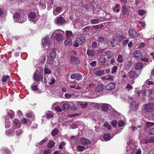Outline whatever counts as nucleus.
Listing matches in <instances>:
<instances>
[{
	"label": "nucleus",
	"mask_w": 154,
	"mask_h": 154,
	"mask_svg": "<svg viewBox=\"0 0 154 154\" xmlns=\"http://www.w3.org/2000/svg\"><path fill=\"white\" fill-rule=\"evenodd\" d=\"M97 61H92L90 63V65L93 67H95L97 65Z\"/></svg>",
	"instance_id": "09e8293b"
},
{
	"label": "nucleus",
	"mask_w": 154,
	"mask_h": 154,
	"mask_svg": "<svg viewBox=\"0 0 154 154\" xmlns=\"http://www.w3.org/2000/svg\"><path fill=\"white\" fill-rule=\"evenodd\" d=\"M106 54L107 55V58L108 59L110 58L112 56V54L110 51H106Z\"/></svg>",
	"instance_id": "bf43d9fd"
},
{
	"label": "nucleus",
	"mask_w": 154,
	"mask_h": 154,
	"mask_svg": "<svg viewBox=\"0 0 154 154\" xmlns=\"http://www.w3.org/2000/svg\"><path fill=\"white\" fill-rule=\"evenodd\" d=\"M146 13V11L144 10H139L138 11V14L140 15H143Z\"/></svg>",
	"instance_id": "e2e57ef3"
},
{
	"label": "nucleus",
	"mask_w": 154,
	"mask_h": 154,
	"mask_svg": "<svg viewBox=\"0 0 154 154\" xmlns=\"http://www.w3.org/2000/svg\"><path fill=\"white\" fill-rule=\"evenodd\" d=\"M124 122L123 121H119L118 122V125L120 127H122L124 125Z\"/></svg>",
	"instance_id": "774afa93"
},
{
	"label": "nucleus",
	"mask_w": 154,
	"mask_h": 154,
	"mask_svg": "<svg viewBox=\"0 0 154 154\" xmlns=\"http://www.w3.org/2000/svg\"><path fill=\"white\" fill-rule=\"evenodd\" d=\"M86 41V38L84 36L77 38L73 43V45L75 47H78L79 45H82Z\"/></svg>",
	"instance_id": "7ed1b4c3"
},
{
	"label": "nucleus",
	"mask_w": 154,
	"mask_h": 154,
	"mask_svg": "<svg viewBox=\"0 0 154 154\" xmlns=\"http://www.w3.org/2000/svg\"><path fill=\"white\" fill-rule=\"evenodd\" d=\"M56 20V23L58 25H62L66 22L64 18L62 17L58 16L55 19Z\"/></svg>",
	"instance_id": "ddd939ff"
},
{
	"label": "nucleus",
	"mask_w": 154,
	"mask_h": 154,
	"mask_svg": "<svg viewBox=\"0 0 154 154\" xmlns=\"http://www.w3.org/2000/svg\"><path fill=\"white\" fill-rule=\"evenodd\" d=\"M128 32L129 35L131 37H137L139 35L138 33L134 29H130L128 30Z\"/></svg>",
	"instance_id": "9b49d317"
},
{
	"label": "nucleus",
	"mask_w": 154,
	"mask_h": 154,
	"mask_svg": "<svg viewBox=\"0 0 154 154\" xmlns=\"http://www.w3.org/2000/svg\"><path fill=\"white\" fill-rule=\"evenodd\" d=\"M70 141L72 143H76L78 142V139L77 137L72 136L70 139Z\"/></svg>",
	"instance_id": "72a5a7b5"
},
{
	"label": "nucleus",
	"mask_w": 154,
	"mask_h": 154,
	"mask_svg": "<svg viewBox=\"0 0 154 154\" xmlns=\"http://www.w3.org/2000/svg\"><path fill=\"white\" fill-rule=\"evenodd\" d=\"M77 149L78 151L81 152L85 150V149L83 146H79L77 147Z\"/></svg>",
	"instance_id": "c03bdc74"
},
{
	"label": "nucleus",
	"mask_w": 154,
	"mask_h": 154,
	"mask_svg": "<svg viewBox=\"0 0 154 154\" xmlns=\"http://www.w3.org/2000/svg\"><path fill=\"white\" fill-rule=\"evenodd\" d=\"M129 6H127L125 5H122L121 12L122 14V18H126L128 17L129 15Z\"/></svg>",
	"instance_id": "39448f33"
},
{
	"label": "nucleus",
	"mask_w": 154,
	"mask_h": 154,
	"mask_svg": "<svg viewBox=\"0 0 154 154\" xmlns=\"http://www.w3.org/2000/svg\"><path fill=\"white\" fill-rule=\"evenodd\" d=\"M80 141L83 145H88L91 143L89 140L84 138H81Z\"/></svg>",
	"instance_id": "aec40b11"
},
{
	"label": "nucleus",
	"mask_w": 154,
	"mask_h": 154,
	"mask_svg": "<svg viewBox=\"0 0 154 154\" xmlns=\"http://www.w3.org/2000/svg\"><path fill=\"white\" fill-rule=\"evenodd\" d=\"M99 20L97 19H93L91 20L90 21L91 23L97 24L99 22Z\"/></svg>",
	"instance_id": "a19ab883"
},
{
	"label": "nucleus",
	"mask_w": 154,
	"mask_h": 154,
	"mask_svg": "<svg viewBox=\"0 0 154 154\" xmlns=\"http://www.w3.org/2000/svg\"><path fill=\"white\" fill-rule=\"evenodd\" d=\"M145 110L148 112H152L154 110V103H149L146 104L144 107Z\"/></svg>",
	"instance_id": "6e6552de"
},
{
	"label": "nucleus",
	"mask_w": 154,
	"mask_h": 154,
	"mask_svg": "<svg viewBox=\"0 0 154 154\" xmlns=\"http://www.w3.org/2000/svg\"><path fill=\"white\" fill-rule=\"evenodd\" d=\"M6 112L10 118H13L14 117L15 113L12 110L8 109L6 110Z\"/></svg>",
	"instance_id": "412c9836"
},
{
	"label": "nucleus",
	"mask_w": 154,
	"mask_h": 154,
	"mask_svg": "<svg viewBox=\"0 0 154 154\" xmlns=\"http://www.w3.org/2000/svg\"><path fill=\"white\" fill-rule=\"evenodd\" d=\"M33 78L34 80L36 82L40 81L42 79L41 77L40 76V75L36 72L34 73Z\"/></svg>",
	"instance_id": "a211bd4d"
},
{
	"label": "nucleus",
	"mask_w": 154,
	"mask_h": 154,
	"mask_svg": "<svg viewBox=\"0 0 154 154\" xmlns=\"http://www.w3.org/2000/svg\"><path fill=\"white\" fill-rule=\"evenodd\" d=\"M21 126V123L19 119H14L13 122L12 127L13 129L20 128Z\"/></svg>",
	"instance_id": "9d476101"
},
{
	"label": "nucleus",
	"mask_w": 154,
	"mask_h": 154,
	"mask_svg": "<svg viewBox=\"0 0 154 154\" xmlns=\"http://www.w3.org/2000/svg\"><path fill=\"white\" fill-rule=\"evenodd\" d=\"M23 132V131L20 129H18L16 131V135L17 136H19Z\"/></svg>",
	"instance_id": "603ef678"
},
{
	"label": "nucleus",
	"mask_w": 154,
	"mask_h": 154,
	"mask_svg": "<svg viewBox=\"0 0 154 154\" xmlns=\"http://www.w3.org/2000/svg\"><path fill=\"white\" fill-rule=\"evenodd\" d=\"M114 80L113 76L111 75H109L107 76V78H106V80L108 82V81H113Z\"/></svg>",
	"instance_id": "ea45409f"
},
{
	"label": "nucleus",
	"mask_w": 154,
	"mask_h": 154,
	"mask_svg": "<svg viewBox=\"0 0 154 154\" xmlns=\"http://www.w3.org/2000/svg\"><path fill=\"white\" fill-rule=\"evenodd\" d=\"M66 144L65 142H62L60 143V144L59 145V148L60 149H62L63 147Z\"/></svg>",
	"instance_id": "de8ad7c7"
},
{
	"label": "nucleus",
	"mask_w": 154,
	"mask_h": 154,
	"mask_svg": "<svg viewBox=\"0 0 154 154\" xmlns=\"http://www.w3.org/2000/svg\"><path fill=\"white\" fill-rule=\"evenodd\" d=\"M129 73V77L131 79H135L138 77V75L135 71H130Z\"/></svg>",
	"instance_id": "2eb2a0df"
},
{
	"label": "nucleus",
	"mask_w": 154,
	"mask_h": 154,
	"mask_svg": "<svg viewBox=\"0 0 154 154\" xmlns=\"http://www.w3.org/2000/svg\"><path fill=\"white\" fill-rule=\"evenodd\" d=\"M62 108L64 110H68L69 109V106L68 103H66L62 105Z\"/></svg>",
	"instance_id": "58836bf2"
},
{
	"label": "nucleus",
	"mask_w": 154,
	"mask_h": 154,
	"mask_svg": "<svg viewBox=\"0 0 154 154\" xmlns=\"http://www.w3.org/2000/svg\"><path fill=\"white\" fill-rule=\"evenodd\" d=\"M27 20V17L26 16L22 14L18 20V22L20 23H23L25 22Z\"/></svg>",
	"instance_id": "6ab92c4d"
},
{
	"label": "nucleus",
	"mask_w": 154,
	"mask_h": 154,
	"mask_svg": "<svg viewBox=\"0 0 154 154\" xmlns=\"http://www.w3.org/2000/svg\"><path fill=\"white\" fill-rule=\"evenodd\" d=\"M149 134L151 135L154 134V128L150 129L149 131Z\"/></svg>",
	"instance_id": "69168bd1"
},
{
	"label": "nucleus",
	"mask_w": 154,
	"mask_h": 154,
	"mask_svg": "<svg viewBox=\"0 0 154 154\" xmlns=\"http://www.w3.org/2000/svg\"><path fill=\"white\" fill-rule=\"evenodd\" d=\"M63 9L62 7L57 6L56 7L53 11V14L54 15L56 16L58 15L62 11Z\"/></svg>",
	"instance_id": "4468645a"
},
{
	"label": "nucleus",
	"mask_w": 154,
	"mask_h": 154,
	"mask_svg": "<svg viewBox=\"0 0 154 154\" xmlns=\"http://www.w3.org/2000/svg\"><path fill=\"white\" fill-rule=\"evenodd\" d=\"M5 133L6 135L9 136H14V130H11L8 129L6 131Z\"/></svg>",
	"instance_id": "5701e85b"
},
{
	"label": "nucleus",
	"mask_w": 154,
	"mask_h": 154,
	"mask_svg": "<svg viewBox=\"0 0 154 154\" xmlns=\"http://www.w3.org/2000/svg\"><path fill=\"white\" fill-rule=\"evenodd\" d=\"M143 66V63L142 62H139L137 63L135 66V69L138 70L142 69Z\"/></svg>",
	"instance_id": "4be33fe9"
},
{
	"label": "nucleus",
	"mask_w": 154,
	"mask_h": 154,
	"mask_svg": "<svg viewBox=\"0 0 154 154\" xmlns=\"http://www.w3.org/2000/svg\"><path fill=\"white\" fill-rule=\"evenodd\" d=\"M118 69V67L117 66H115L112 68V72L111 73L112 74L114 73L117 72Z\"/></svg>",
	"instance_id": "79ce46f5"
},
{
	"label": "nucleus",
	"mask_w": 154,
	"mask_h": 154,
	"mask_svg": "<svg viewBox=\"0 0 154 154\" xmlns=\"http://www.w3.org/2000/svg\"><path fill=\"white\" fill-rule=\"evenodd\" d=\"M36 16V13L33 12H30L28 15V17L31 19H34L35 17Z\"/></svg>",
	"instance_id": "bb28decb"
},
{
	"label": "nucleus",
	"mask_w": 154,
	"mask_h": 154,
	"mask_svg": "<svg viewBox=\"0 0 154 154\" xmlns=\"http://www.w3.org/2000/svg\"><path fill=\"white\" fill-rule=\"evenodd\" d=\"M132 66V63L130 61L126 62L125 63V66L127 69H130Z\"/></svg>",
	"instance_id": "cd10ccee"
},
{
	"label": "nucleus",
	"mask_w": 154,
	"mask_h": 154,
	"mask_svg": "<svg viewBox=\"0 0 154 154\" xmlns=\"http://www.w3.org/2000/svg\"><path fill=\"white\" fill-rule=\"evenodd\" d=\"M104 71L103 70H100L96 71L95 72V74L97 76H101L104 74Z\"/></svg>",
	"instance_id": "c9c22d12"
},
{
	"label": "nucleus",
	"mask_w": 154,
	"mask_h": 154,
	"mask_svg": "<svg viewBox=\"0 0 154 154\" xmlns=\"http://www.w3.org/2000/svg\"><path fill=\"white\" fill-rule=\"evenodd\" d=\"M55 143L53 140H51L48 144V146L49 148L52 147L55 145Z\"/></svg>",
	"instance_id": "4c0bfd02"
},
{
	"label": "nucleus",
	"mask_w": 154,
	"mask_h": 154,
	"mask_svg": "<svg viewBox=\"0 0 154 154\" xmlns=\"http://www.w3.org/2000/svg\"><path fill=\"white\" fill-rule=\"evenodd\" d=\"M116 40L119 42H121L123 39H124V36L123 35H121L115 37Z\"/></svg>",
	"instance_id": "473e14b6"
},
{
	"label": "nucleus",
	"mask_w": 154,
	"mask_h": 154,
	"mask_svg": "<svg viewBox=\"0 0 154 154\" xmlns=\"http://www.w3.org/2000/svg\"><path fill=\"white\" fill-rule=\"evenodd\" d=\"M59 132V131L58 129L57 128H54L52 131L51 134L52 136H55L58 134Z\"/></svg>",
	"instance_id": "f704fd0d"
},
{
	"label": "nucleus",
	"mask_w": 154,
	"mask_h": 154,
	"mask_svg": "<svg viewBox=\"0 0 154 154\" xmlns=\"http://www.w3.org/2000/svg\"><path fill=\"white\" fill-rule=\"evenodd\" d=\"M153 93V90L151 89L143 90L137 91V94L138 96H148Z\"/></svg>",
	"instance_id": "f03ea898"
},
{
	"label": "nucleus",
	"mask_w": 154,
	"mask_h": 154,
	"mask_svg": "<svg viewBox=\"0 0 154 154\" xmlns=\"http://www.w3.org/2000/svg\"><path fill=\"white\" fill-rule=\"evenodd\" d=\"M102 24H99L97 25H95L93 26V27L95 29H98L102 27Z\"/></svg>",
	"instance_id": "8fccbe9b"
},
{
	"label": "nucleus",
	"mask_w": 154,
	"mask_h": 154,
	"mask_svg": "<svg viewBox=\"0 0 154 154\" xmlns=\"http://www.w3.org/2000/svg\"><path fill=\"white\" fill-rule=\"evenodd\" d=\"M51 70L47 68H45L44 69V72L45 74H50L51 73Z\"/></svg>",
	"instance_id": "052dcab7"
},
{
	"label": "nucleus",
	"mask_w": 154,
	"mask_h": 154,
	"mask_svg": "<svg viewBox=\"0 0 154 154\" xmlns=\"http://www.w3.org/2000/svg\"><path fill=\"white\" fill-rule=\"evenodd\" d=\"M88 103H89V102L82 103H81V105L82 108H85L87 107L88 105Z\"/></svg>",
	"instance_id": "6e6d98bb"
},
{
	"label": "nucleus",
	"mask_w": 154,
	"mask_h": 154,
	"mask_svg": "<svg viewBox=\"0 0 154 154\" xmlns=\"http://www.w3.org/2000/svg\"><path fill=\"white\" fill-rule=\"evenodd\" d=\"M100 61L101 63H103L105 62V55H103L100 57Z\"/></svg>",
	"instance_id": "37998d69"
},
{
	"label": "nucleus",
	"mask_w": 154,
	"mask_h": 154,
	"mask_svg": "<svg viewBox=\"0 0 154 154\" xmlns=\"http://www.w3.org/2000/svg\"><path fill=\"white\" fill-rule=\"evenodd\" d=\"M120 6V5L119 4H117L116 5L115 7L113 8V11L116 13H118L119 12L120 10L119 8Z\"/></svg>",
	"instance_id": "2f4dec72"
},
{
	"label": "nucleus",
	"mask_w": 154,
	"mask_h": 154,
	"mask_svg": "<svg viewBox=\"0 0 154 154\" xmlns=\"http://www.w3.org/2000/svg\"><path fill=\"white\" fill-rule=\"evenodd\" d=\"M139 107V103L136 101H132L130 104L129 111L130 112L137 111Z\"/></svg>",
	"instance_id": "20e7f679"
},
{
	"label": "nucleus",
	"mask_w": 154,
	"mask_h": 154,
	"mask_svg": "<svg viewBox=\"0 0 154 154\" xmlns=\"http://www.w3.org/2000/svg\"><path fill=\"white\" fill-rule=\"evenodd\" d=\"M123 57L121 55H119L118 56V57L117 59V62L119 63H122L123 61Z\"/></svg>",
	"instance_id": "e433bc0d"
},
{
	"label": "nucleus",
	"mask_w": 154,
	"mask_h": 154,
	"mask_svg": "<svg viewBox=\"0 0 154 154\" xmlns=\"http://www.w3.org/2000/svg\"><path fill=\"white\" fill-rule=\"evenodd\" d=\"M52 152V151L50 149H48L44 151L43 154H50Z\"/></svg>",
	"instance_id": "680f3d73"
},
{
	"label": "nucleus",
	"mask_w": 154,
	"mask_h": 154,
	"mask_svg": "<svg viewBox=\"0 0 154 154\" xmlns=\"http://www.w3.org/2000/svg\"><path fill=\"white\" fill-rule=\"evenodd\" d=\"M75 79L77 80H79L82 77V75L80 74H76Z\"/></svg>",
	"instance_id": "49530a36"
},
{
	"label": "nucleus",
	"mask_w": 154,
	"mask_h": 154,
	"mask_svg": "<svg viewBox=\"0 0 154 154\" xmlns=\"http://www.w3.org/2000/svg\"><path fill=\"white\" fill-rule=\"evenodd\" d=\"M70 62L74 64H78L80 63V60L78 57L72 56L70 57Z\"/></svg>",
	"instance_id": "f8f14e48"
},
{
	"label": "nucleus",
	"mask_w": 154,
	"mask_h": 154,
	"mask_svg": "<svg viewBox=\"0 0 154 154\" xmlns=\"http://www.w3.org/2000/svg\"><path fill=\"white\" fill-rule=\"evenodd\" d=\"M9 78V77L8 75L5 76H3L2 79V82H6L7 81V79H8Z\"/></svg>",
	"instance_id": "13d9d810"
},
{
	"label": "nucleus",
	"mask_w": 154,
	"mask_h": 154,
	"mask_svg": "<svg viewBox=\"0 0 154 154\" xmlns=\"http://www.w3.org/2000/svg\"><path fill=\"white\" fill-rule=\"evenodd\" d=\"M5 127L6 128H9L11 125V123L10 122H6V120L5 121Z\"/></svg>",
	"instance_id": "864d4df0"
},
{
	"label": "nucleus",
	"mask_w": 154,
	"mask_h": 154,
	"mask_svg": "<svg viewBox=\"0 0 154 154\" xmlns=\"http://www.w3.org/2000/svg\"><path fill=\"white\" fill-rule=\"evenodd\" d=\"M147 126L149 127L152 125H154V122H147L146 124Z\"/></svg>",
	"instance_id": "0e129e2a"
},
{
	"label": "nucleus",
	"mask_w": 154,
	"mask_h": 154,
	"mask_svg": "<svg viewBox=\"0 0 154 154\" xmlns=\"http://www.w3.org/2000/svg\"><path fill=\"white\" fill-rule=\"evenodd\" d=\"M72 43V40L71 38H67L64 41V44L66 45H70Z\"/></svg>",
	"instance_id": "b1692460"
},
{
	"label": "nucleus",
	"mask_w": 154,
	"mask_h": 154,
	"mask_svg": "<svg viewBox=\"0 0 154 154\" xmlns=\"http://www.w3.org/2000/svg\"><path fill=\"white\" fill-rule=\"evenodd\" d=\"M117 124V122L116 120H114L111 122V124L114 127H116Z\"/></svg>",
	"instance_id": "5fc2aeb1"
},
{
	"label": "nucleus",
	"mask_w": 154,
	"mask_h": 154,
	"mask_svg": "<svg viewBox=\"0 0 154 154\" xmlns=\"http://www.w3.org/2000/svg\"><path fill=\"white\" fill-rule=\"evenodd\" d=\"M133 55L134 56L136 59L139 60L142 57L143 54L141 51L136 50L134 51Z\"/></svg>",
	"instance_id": "1a4fd4ad"
},
{
	"label": "nucleus",
	"mask_w": 154,
	"mask_h": 154,
	"mask_svg": "<svg viewBox=\"0 0 154 154\" xmlns=\"http://www.w3.org/2000/svg\"><path fill=\"white\" fill-rule=\"evenodd\" d=\"M66 34L67 38H71V37H73V33L71 31H66Z\"/></svg>",
	"instance_id": "c756f323"
},
{
	"label": "nucleus",
	"mask_w": 154,
	"mask_h": 154,
	"mask_svg": "<svg viewBox=\"0 0 154 154\" xmlns=\"http://www.w3.org/2000/svg\"><path fill=\"white\" fill-rule=\"evenodd\" d=\"M97 51L98 54H103V55L106 54L105 48H99L97 50Z\"/></svg>",
	"instance_id": "c85d7f7f"
},
{
	"label": "nucleus",
	"mask_w": 154,
	"mask_h": 154,
	"mask_svg": "<svg viewBox=\"0 0 154 154\" xmlns=\"http://www.w3.org/2000/svg\"><path fill=\"white\" fill-rule=\"evenodd\" d=\"M55 110L58 112H61L62 111V109L59 106H57L55 108Z\"/></svg>",
	"instance_id": "338daca9"
},
{
	"label": "nucleus",
	"mask_w": 154,
	"mask_h": 154,
	"mask_svg": "<svg viewBox=\"0 0 154 154\" xmlns=\"http://www.w3.org/2000/svg\"><path fill=\"white\" fill-rule=\"evenodd\" d=\"M47 138H45L43 140H42V141H41L40 142H39L38 143L39 147H40V146H42L43 144L45 143L47 141Z\"/></svg>",
	"instance_id": "a18cd8bd"
},
{
	"label": "nucleus",
	"mask_w": 154,
	"mask_h": 154,
	"mask_svg": "<svg viewBox=\"0 0 154 154\" xmlns=\"http://www.w3.org/2000/svg\"><path fill=\"white\" fill-rule=\"evenodd\" d=\"M98 41L101 43L105 44L106 43V39L105 38L101 36H99L98 38Z\"/></svg>",
	"instance_id": "7c9ffc66"
},
{
	"label": "nucleus",
	"mask_w": 154,
	"mask_h": 154,
	"mask_svg": "<svg viewBox=\"0 0 154 154\" xmlns=\"http://www.w3.org/2000/svg\"><path fill=\"white\" fill-rule=\"evenodd\" d=\"M52 39L51 38H44L42 41V45L44 47L46 45L50 46L52 45Z\"/></svg>",
	"instance_id": "0eeeda50"
},
{
	"label": "nucleus",
	"mask_w": 154,
	"mask_h": 154,
	"mask_svg": "<svg viewBox=\"0 0 154 154\" xmlns=\"http://www.w3.org/2000/svg\"><path fill=\"white\" fill-rule=\"evenodd\" d=\"M57 50V49L56 48H54L51 50L47 59V62L48 64H51L54 61L56 56V51Z\"/></svg>",
	"instance_id": "f257e3e1"
},
{
	"label": "nucleus",
	"mask_w": 154,
	"mask_h": 154,
	"mask_svg": "<svg viewBox=\"0 0 154 154\" xmlns=\"http://www.w3.org/2000/svg\"><path fill=\"white\" fill-rule=\"evenodd\" d=\"M126 88L127 91H129L131 90L132 89L133 87L132 86L130 85L129 84H128L126 87Z\"/></svg>",
	"instance_id": "3c124183"
},
{
	"label": "nucleus",
	"mask_w": 154,
	"mask_h": 154,
	"mask_svg": "<svg viewBox=\"0 0 154 154\" xmlns=\"http://www.w3.org/2000/svg\"><path fill=\"white\" fill-rule=\"evenodd\" d=\"M21 15L22 14L20 13L16 12L13 14V17L14 19L16 21H17L18 22V20L19 19Z\"/></svg>",
	"instance_id": "f3484780"
},
{
	"label": "nucleus",
	"mask_w": 154,
	"mask_h": 154,
	"mask_svg": "<svg viewBox=\"0 0 154 154\" xmlns=\"http://www.w3.org/2000/svg\"><path fill=\"white\" fill-rule=\"evenodd\" d=\"M103 90V85H100L96 87L95 91H97L100 92Z\"/></svg>",
	"instance_id": "a878e982"
},
{
	"label": "nucleus",
	"mask_w": 154,
	"mask_h": 154,
	"mask_svg": "<svg viewBox=\"0 0 154 154\" xmlns=\"http://www.w3.org/2000/svg\"><path fill=\"white\" fill-rule=\"evenodd\" d=\"M56 34L55 36L56 39L58 41H60L63 39V34L64 33V32L60 30L57 29L54 32Z\"/></svg>",
	"instance_id": "423d86ee"
},
{
	"label": "nucleus",
	"mask_w": 154,
	"mask_h": 154,
	"mask_svg": "<svg viewBox=\"0 0 154 154\" xmlns=\"http://www.w3.org/2000/svg\"><path fill=\"white\" fill-rule=\"evenodd\" d=\"M115 87V84L113 82L109 83L106 86V90L108 91L112 90Z\"/></svg>",
	"instance_id": "dca6fc26"
},
{
	"label": "nucleus",
	"mask_w": 154,
	"mask_h": 154,
	"mask_svg": "<svg viewBox=\"0 0 154 154\" xmlns=\"http://www.w3.org/2000/svg\"><path fill=\"white\" fill-rule=\"evenodd\" d=\"M82 30L85 32H88L90 30V27L88 26L85 27Z\"/></svg>",
	"instance_id": "4d7b16f0"
},
{
	"label": "nucleus",
	"mask_w": 154,
	"mask_h": 154,
	"mask_svg": "<svg viewBox=\"0 0 154 154\" xmlns=\"http://www.w3.org/2000/svg\"><path fill=\"white\" fill-rule=\"evenodd\" d=\"M86 54L88 56L93 57L95 55V52L93 50H88L87 51Z\"/></svg>",
	"instance_id": "393cba45"
}]
</instances>
